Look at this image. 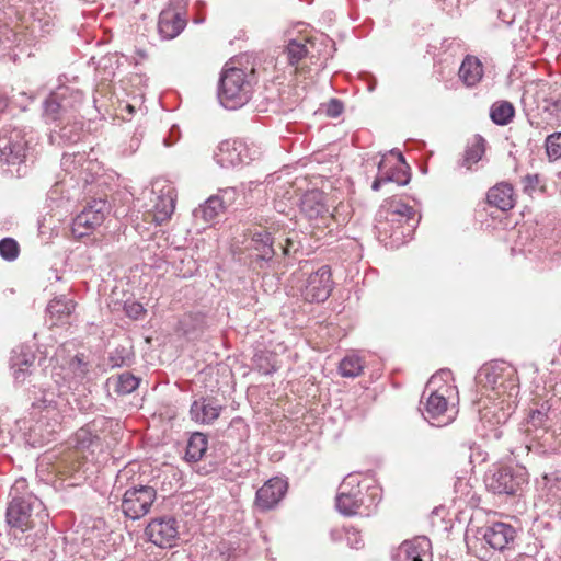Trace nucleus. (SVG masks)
Masks as SVG:
<instances>
[{
	"label": "nucleus",
	"instance_id": "nucleus-45",
	"mask_svg": "<svg viewBox=\"0 0 561 561\" xmlns=\"http://www.w3.org/2000/svg\"><path fill=\"white\" fill-rule=\"evenodd\" d=\"M129 352L125 347H116L110 353L108 363L112 368H121L130 364Z\"/></svg>",
	"mask_w": 561,
	"mask_h": 561
},
{
	"label": "nucleus",
	"instance_id": "nucleus-46",
	"mask_svg": "<svg viewBox=\"0 0 561 561\" xmlns=\"http://www.w3.org/2000/svg\"><path fill=\"white\" fill-rule=\"evenodd\" d=\"M65 394L66 393L59 391L58 398H56L53 391H44L43 397L39 402L36 403V407L43 409H58L60 405V400Z\"/></svg>",
	"mask_w": 561,
	"mask_h": 561
},
{
	"label": "nucleus",
	"instance_id": "nucleus-57",
	"mask_svg": "<svg viewBox=\"0 0 561 561\" xmlns=\"http://www.w3.org/2000/svg\"><path fill=\"white\" fill-rule=\"evenodd\" d=\"M163 144H164L165 147H170V146L173 145V142H171L169 138H164L163 139Z\"/></svg>",
	"mask_w": 561,
	"mask_h": 561
},
{
	"label": "nucleus",
	"instance_id": "nucleus-39",
	"mask_svg": "<svg viewBox=\"0 0 561 561\" xmlns=\"http://www.w3.org/2000/svg\"><path fill=\"white\" fill-rule=\"evenodd\" d=\"M340 374L346 378H355L363 371L362 359L357 355L345 356L339 366Z\"/></svg>",
	"mask_w": 561,
	"mask_h": 561
},
{
	"label": "nucleus",
	"instance_id": "nucleus-59",
	"mask_svg": "<svg viewBox=\"0 0 561 561\" xmlns=\"http://www.w3.org/2000/svg\"><path fill=\"white\" fill-rule=\"evenodd\" d=\"M126 107L129 110V112L134 111V107L131 105H127Z\"/></svg>",
	"mask_w": 561,
	"mask_h": 561
},
{
	"label": "nucleus",
	"instance_id": "nucleus-11",
	"mask_svg": "<svg viewBox=\"0 0 561 561\" xmlns=\"http://www.w3.org/2000/svg\"><path fill=\"white\" fill-rule=\"evenodd\" d=\"M43 510L42 501L32 493L23 495L12 494V500L7 507V524L22 533L34 527L32 515L34 511Z\"/></svg>",
	"mask_w": 561,
	"mask_h": 561
},
{
	"label": "nucleus",
	"instance_id": "nucleus-14",
	"mask_svg": "<svg viewBox=\"0 0 561 561\" xmlns=\"http://www.w3.org/2000/svg\"><path fill=\"white\" fill-rule=\"evenodd\" d=\"M111 211V204L106 198H93L72 220V233L82 238L101 226Z\"/></svg>",
	"mask_w": 561,
	"mask_h": 561
},
{
	"label": "nucleus",
	"instance_id": "nucleus-30",
	"mask_svg": "<svg viewBox=\"0 0 561 561\" xmlns=\"http://www.w3.org/2000/svg\"><path fill=\"white\" fill-rule=\"evenodd\" d=\"M486 201L491 206L502 211H507L514 207V191L508 183H499L491 187L486 194Z\"/></svg>",
	"mask_w": 561,
	"mask_h": 561
},
{
	"label": "nucleus",
	"instance_id": "nucleus-51",
	"mask_svg": "<svg viewBox=\"0 0 561 561\" xmlns=\"http://www.w3.org/2000/svg\"><path fill=\"white\" fill-rule=\"evenodd\" d=\"M12 377L16 383H23L27 377L31 375L32 370L31 367H24V368H10Z\"/></svg>",
	"mask_w": 561,
	"mask_h": 561
},
{
	"label": "nucleus",
	"instance_id": "nucleus-54",
	"mask_svg": "<svg viewBox=\"0 0 561 561\" xmlns=\"http://www.w3.org/2000/svg\"><path fill=\"white\" fill-rule=\"evenodd\" d=\"M24 484H25V480L16 481V483L13 486V491L16 492L19 489V485L24 486Z\"/></svg>",
	"mask_w": 561,
	"mask_h": 561
},
{
	"label": "nucleus",
	"instance_id": "nucleus-60",
	"mask_svg": "<svg viewBox=\"0 0 561 561\" xmlns=\"http://www.w3.org/2000/svg\"><path fill=\"white\" fill-rule=\"evenodd\" d=\"M396 233H397V231H396V230L391 231V232H390V237H394V236H396Z\"/></svg>",
	"mask_w": 561,
	"mask_h": 561
},
{
	"label": "nucleus",
	"instance_id": "nucleus-16",
	"mask_svg": "<svg viewBox=\"0 0 561 561\" xmlns=\"http://www.w3.org/2000/svg\"><path fill=\"white\" fill-rule=\"evenodd\" d=\"M30 140L26 133L16 127L5 126L0 129V161L5 164L21 163L28 151Z\"/></svg>",
	"mask_w": 561,
	"mask_h": 561
},
{
	"label": "nucleus",
	"instance_id": "nucleus-19",
	"mask_svg": "<svg viewBox=\"0 0 561 561\" xmlns=\"http://www.w3.org/2000/svg\"><path fill=\"white\" fill-rule=\"evenodd\" d=\"M485 543L496 551L511 550L515 546L517 530L508 523L494 522L479 530Z\"/></svg>",
	"mask_w": 561,
	"mask_h": 561
},
{
	"label": "nucleus",
	"instance_id": "nucleus-34",
	"mask_svg": "<svg viewBox=\"0 0 561 561\" xmlns=\"http://www.w3.org/2000/svg\"><path fill=\"white\" fill-rule=\"evenodd\" d=\"M207 447V436L199 432L193 433L187 442L185 459L188 462H197L205 455Z\"/></svg>",
	"mask_w": 561,
	"mask_h": 561
},
{
	"label": "nucleus",
	"instance_id": "nucleus-50",
	"mask_svg": "<svg viewBox=\"0 0 561 561\" xmlns=\"http://www.w3.org/2000/svg\"><path fill=\"white\" fill-rule=\"evenodd\" d=\"M125 312L130 319L137 320L145 313V309L139 302H130L125 305Z\"/></svg>",
	"mask_w": 561,
	"mask_h": 561
},
{
	"label": "nucleus",
	"instance_id": "nucleus-44",
	"mask_svg": "<svg viewBox=\"0 0 561 561\" xmlns=\"http://www.w3.org/2000/svg\"><path fill=\"white\" fill-rule=\"evenodd\" d=\"M20 253L19 243L13 238L0 240V256L5 261H14Z\"/></svg>",
	"mask_w": 561,
	"mask_h": 561
},
{
	"label": "nucleus",
	"instance_id": "nucleus-6",
	"mask_svg": "<svg viewBox=\"0 0 561 561\" xmlns=\"http://www.w3.org/2000/svg\"><path fill=\"white\" fill-rule=\"evenodd\" d=\"M251 75H248L240 68H226L222 70L219 88L218 100L227 110H237L249 102L252 95Z\"/></svg>",
	"mask_w": 561,
	"mask_h": 561
},
{
	"label": "nucleus",
	"instance_id": "nucleus-42",
	"mask_svg": "<svg viewBox=\"0 0 561 561\" xmlns=\"http://www.w3.org/2000/svg\"><path fill=\"white\" fill-rule=\"evenodd\" d=\"M289 232L286 234L285 232H282L278 230L277 233V247L282 250L283 256H288L293 253H296L300 249V242L295 239L296 236Z\"/></svg>",
	"mask_w": 561,
	"mask_h": 561
},
{
	"label": "nucleus",
	"instance_id": "nucleus-18",
	"mask_svg": "<svg viewBox=\"0 0 561 561\" xmlns=\"http://www.w3.org/2000/svg\"><path fill=\"white\" fill-rule=\"evenodd\" d=\"M178 522L174 517H157L147 525L145 535L157 547L171 548L178 538Z\"/></svg>",
	"mask_w": 561,
	"mask_h": 561
},
{
	"label": "nucleus",
	"instance_id": "nucleus-38",
	"mask_svg": "<svg viewBox=\"0 0 561 561\" xmlns=\"http://www.w3.org/2000/svg\"><path fill=\"white\" fill-rule=\"evenodd\" d=\"M112 381L108 379L107 382ZM114 390L119 396H126L135 391L140 382V379L134 376L131 373H123L113 379Z\"/></svg>",
	"mask_w": 561,
	"mask_h": 561
},
{
	"label": "nucleus",
	"instance_id": "nucleus-28",
	"mask_svg": "<svg viewBox=\"0 0 561 561\" xmlns=\"http://www.w3.org/2000/svg\"><path fill=\"white\" fill-rule=\"evenodd\" d=\"M186 21L181 13L173 9L162 10L159 15L158 31L162 38L172 39L176 37L185 27Z\"/></svg>",
	"mask_w": 561,
	"mask_h": 561
},
{
	"label": "nucleus",
	"instance_id": "nucleus-22",
	"mask_svg": "<svg viewBox=\"0 0 561 561\" xmlns=\"http://www.w3.org/2000/svg\"><path fill=\"white\" fill-rule=\"evenodd\" d=\"M287 491V482L280 478L267 480L255 494V505L261 511L274 508L284 497Z\"/></svg>",
	"mask_w": 561,
	"mask_h": 561
},
{
	"label": "nucleus",
	"instance_id": "nucleus-37",
	"mask_svg": "<svg viewBox=\"0 0 561 561\" xmlns=\"http://www.w3.org/2000/svg\"><path fill=\"white\" fill-rule=\"evenodd\" d=\"M484 151V139L481 136H477L473 144L466 149L460 165L471 170L472 165L482 159Z\"/></svg>",
	"mask_w": 561,
	"mask_h": 561
},
{
	"label": "nucleus",
	"instance_id": "nucleus-15",
	"mask_svg": "<svg viewBox=\"0 0 561 561\" xmlns=\"http://www.w3.org/2000/svg\"><path fill=\"white\" fill-rule=\"evenodd\" d=\"M156 500L157 490L153 486L138 484L125 491L121 508L126 517L135 520L147 515Z\"/></svg>",
	"mask_w": 561,
	"mask_h": 561
},
{
	"label": "nucleus",
	"instance_id": "nucleus-27",
	"mask_svg": "<svg viewBox=\"0 0 561 561\" xmlns=\"http://www.w3.org/2000/svg\"><path fill=\"white\" fill-rule=\"evenodd\" d=\"M76 308L73 299L60 295L53 298L46 308L51 325H59L68 323V320Z\"/></svg>",
	"mask_w": 561,
	"mask_h": 561
},
{
	"label": "nucleus",
	"instance_id": "nucleus-20",
	"mask_svg": "<svg viewBox=\"0 0 561 561\" xmlns=\"http://www.w3.org/2000/svg\"><path fill=\"white\" fill-rule=\"evenodd\" d=\"M236 192L233 188L221 190L219 194L208 197L203 204L193 210V217L196 222L204 224L211 222L218 215L224 213L227 204H230L234 198Z\"/></svg>",
	"mask_w": 561,
	"mask_h": 561
},
{
	"label": "nucleus",
	"instance_id": "nucleus-53",
	"mask_svg": "<svg viewBox=\"0 0 561 561\" xmlns=\"http://www.w3.org/2000/svg\"><path fill=\"white\" fill-rule=\"evenodd\" d=\"M179 134H180V131H179L178 126H173V127L171 128V130H170V135H171V136L176 135V138H178V137H179Z\"/></svg>",
	"mask_w": 561,
	"mask_h": 561
},
{
	"label": "nucleus",
	"instance_id": "nucleus-56",
	"mask_svg": "<svg viewBox=\"0 0 561 561\" xmlns=\"http://www.w3.org/2000/svg\"><path fill=\"white\" fill-rule=\"evenodd\" d=\"M337 535L340 536V531L339 530H332L331 531V537H332L333 540L337 539V537H336Z\"/></svg>",
	"mask_w": 561,
	"mask_h": 561
},
{
	"label": "nucleus",
	"instance_id": "nucleus-33",
	"mask_svg": "<svg viewBox=\"0 0 561 561\" xmlns=\"http://www.w3.org/2000/svg\"><path fill=\"white\" fill-rule=\"evenodd\" d=\"M90 367L91 365L87 355L77 353L65 363V367L62 368L66 369L67 374L72 375L73 379L81 382L87 378Z\"/></svg>",
	"mask_w": 561,
	"mask_h": 561
},
{
	"label": "nucleus",
	"instance_id": "nucleus-24",
	"mask_svg": "<svg viewBox=\"0 0 561 561\" xmlns=\"http://www.w3.org/2000/svg\"><path fill=\"white\" fill-rule=\"evenodd\" d=\"M400 561H432V543L426 537L402 542L398 549Z\"/></svg>",
	"mask_w": 561,
	"mask_h": 561
},
{
	"label": "nucleus",
	"instance_id": "nucleus-5",
	"mask_svg": "<svg viewBox=\"0 0 561 561\" xmlns=\"http://www.w3.org/2000/svg\"><path fill=\"white\" fill-rule=\"evenodd\" d=\"M449 370H439L433 375L426 383L423 397L428 393L422 410L423 417L433 426L442 427L449 424L453 416L448 414V402L446 394L450 387L446 385Z\"/></svg>",
	"mask_w": 561,
	"mask_h": 561
},
{
	"label": "nucleus",
	"instance_id": "nucleus-29",
	"mask_svg": "<svg viewBox=\"0 0 561 561\" xmlns=\"http://www.w3.org/2000/svg\"><path fill=\"white\" fill-rule=\"evenodd\" d=\"M390 154L397 158V165L390 167L387 160V168L383 170L386 182H393L399 186H404L410 182V168L400 150L392 149L390 150Z\"/></svg>",
	"mask_w": 561,
	"mask_h": 561
},
{
	"label": "nucleus",
	"instance_id": "nucleus-55",
	"mask_svg": "<svg viewBox=\"0 0 561 561\" xmlns=\"http://www.w3.org/2000/svg\"><path fill=\"white\" fill-rule=\"evenodd\" d=\"M65 353V347L64 346H60L58 350H57V353H56V356H57V359Z\"/></svg>",
	"mask_w": 561,
	"mask_h": 561
},
{
	"label": "nucleus",
	"instance_id": "nucleus-32",
	"mask_svg": "<svg viewBox=\"0 0 561 561\" xmlns=\"http://www.w3.org/2000/svg\"><path fill=\"white\" fill-rule=\"evenodd\" d=\"M65 396V401L71 410H78L84 413L93 408L91 392L87 390L85 387H76L70 393H66Z\"/></svg>",
	"mask_w": 561,
	"mask_h": 561
},
{
	"label": "nucleus",
	"instance_id": "nucleus-9",
	"mask_svg": "<svg viewBox=\"0 0 561 561\" xmlns=\"http://www.w3.org/2000/svg\"><path fill=\"white\" fill-rule=\"evenodd\" d=\"M83 102V94L69 87H59L51 92L43 104V116L46 122H61L73 117Z\"/></svg>",
	"mask_w": 561,
	"mask_h": 561
},
{
	"label": "nucleus",
	"instance_id": "nucleus-35",
	"mask_svg": "<svg viewBox=\"0 0 561 561\" xmlns=\"http://www.w3.org/2000/svg\"><path fill=\"white\" fill-rule=\"evenodd\" d=\"M254 369L263 375H272L277 371V356L276 354L260 350L253 356Z\"/></svg>",
	"mask_w": 561,
	"mask_h": 561
},
{
	"label": "nucleus",
	"instance_id": "nucleus-21",
	"mask_svg": "<svg viewBox=\"0 0 561 561\" xmlns=\"http://www.w3.org/2000/svg\"><path fill=\"white\" fill-rule=\"evenodd\" d=\"M300 210L310 221H320L324 225L333 216L324 193L319 190H311L302 195Z\"/></svg>",
	"mask_w": 561,
	"mask_h": 561
},
{
	"label": "nucleus",
	"instance_id": "nucleus-13",
	"mask_svg": "<svg viewBox=\"0 0 561 561\" xmlns=\"http://www.w3.org/2000/svg\"><path fill=\"white\" fill-rule=\"evenodd\" d=\"M262 152L254 145L249 146L239 139H227L219 144L215 159L222 168L249 164L259 159Z\"/></svg>",
	"mask_w": 561,
	"mask_h": 561
},
{
	"label": "nucleus",
	"instance_id": "nucleus-36",
	"mask_svg": "<svg viewBox=\"0 0 561 561\" xmlns=\"http://www.w3.org/2000/svg\"><path fill=\"white\" fill-rule=\"evenodd\" d=\"M515 108L508 101L494 103L490 108V118L500 126L507 125L514 117Z\"/></svg>",
	"mask_w": 561,
	"mask_h": 561
},
{
	"label": "nucleus",
	"instance_id": "nucleus-25",
	"mask_svg": "<svg viewBox=\"0 0 561 561\" xmlns=\"http://www.w3.org/2000/svg\"><path fill=\"white\" fill-rule=\"evenodd\" d=\"M65 123L54 128L49 134V140L53 145H70L77 144L83 135V122L77 119L76 114L71 118L64 121Z\"/></svg>",
	"mask_w": 561,
	"mask_h": 561
},
{
	"label": "nucleus",
	"instance_id": "nucleus-17",
	"mask_svg": "<svg viewBox=\"0 0 561 561\" xmlns=\"http://www.w3.org/2000/svg\"><path fill=\"white\" fill-rule=\"evenodd\" d=\"M332 289L333 280L331 268L328 265H322L308 276L301 289V296L307 302L320 304L324 302L330 297Z\"/></svg>",
	"mask_w": 561,
	"mask_h": 561
},
{
	"label": "nucleus",
	"instance_id": "nucleus-48",
	"mask_svg": "<svg viewBox=\"0 0 561 561\" xmlns=\"http://www.w3.org/2000/svg\"><path fill=\"white\" fill-rule=\"evenodd\" d=\"M344 110L343 103L337 99H331L327 104V115L329 117H339Z\"/></svg>",
	"mask_w": 561,
	"mask_h": 561
},
{
	"label": "nucleus",
	"instance_id": "nucleus-12",
	"mask_svg": "<svg viewBox=\"0 0 561 561\" xmlns=\"http://www.w3.org/2000/svg\"><path fill=\"white\" fill-rule=\"evenodd\" d=\"M484 482L494 494L516 495L527 482V473L524 468L501 467L486 474Z\"/></svg>",
	"mask_w": 561,
	"mask_h": 561
},
{
	"label": "nucleus",
	"instance_id": "nucleus-43",
	"mask_svg": "<svg viewBox=\"0 0 561 561\" xmlns=\"http://www.w3.org/2000/svg\"><path fill=\"white\" fill-rule=\"evenodd\" d=\"M545 147L549 161L561 159V131L549 135L545 140Z\"/></svg>",
	"mask_w": 561,
	"mask_h": 561
},
{
	"label": "nucleus",
	"instance_id": "nucleus-49",
	"mask_svg": "<svg viewBox=\"0 0 561 561\" xmlns=\"http://www.w3.org/2000/svg\"><path fill=\"white\" fill-rule=\"evenodd\" d=\"M387 168V158L383 157L380 162L378 163V174L376 176V179L374 180L373 184H371V188L373 191H378L382 184L387 183L386 182V179H385V175H383V170Z\"/></svg>",
	"mask_w": 561,
	"mask_h": 561
},
{
	"label": "nucleus",
	"instance_id": "nucleus-10",
	"mask_svg": "<svg viewBox=\"0 0 561 561\" xmlns=\"http://www.w3.org/2000/svg\"><path fill=\"white\" fill-rule=\"evenodd\" d=\"M419 220L420 217L412 206L397 199L381 205L376 215L377 228L380 231L388 232L387 228L383 227L385 224L397 225V228H402L401 234L403 237L410 236L414 231Z\"/></svg>",
	"mask_w": 561,
	"mask_h": 561
},
{
	"label": "nucleus",
	"instance_id": "nucleus-41",
	"mask_svg": "<svg viewBox=\"0 0 561 561\" xmlns=\"http://www.w3.org/2000/svg\"><path fill=\"white\" fill-rule=\"evenodd\" d=\"M288 62L294 66L304 59L308 54V48L305 43L297 39H290L286 47Z\"/></svg>",
	"mask_w": 561,
	"mask_h": 561
},
{
	"label": "nucleus",
	"instance_id": "nucleus-4",
	"mask_svg": "<svg viewBox=\"0 0 561 561\" xmlns=\"http://www.w3.org/2000/svg\"><path fill=\"white\" fill-rule=\"evenodd\" d=\"M61 169L65 178L53 186L51 195L60 194L62 199L78 202L87 185L93 182V162L84 152L64 153Z\"/></svg>",
	"mask_w": 561,
	"mask_h": 561
},
{
	"label": "nucleus",
	"instance_id": "nucleus-2",
	"mask_svg": "<svg viewBox=\"0 0 561 561\" xmlns=\"http://www.w3.org/2000/svg\"><path fill=\"white\" fill-rule=\"evenodd\" d=\"M550 407L542 403L540 408L530 410L527 420L520 427V445L514 451L516 456L523 454L536 455L556 454L560 450V444L554 439V433H549L551 420L549 416Z\"/></svg>",
	"mask_w": 561,
	"mask_h": 561
},
{
	"label": "nucleus",
	"instance_id": "nucleus-3",
	"mask_svg": "<svg viewBox=\"0 0 561 561\" xmlns=\"http://www.w3.org/2000/svg\"><path fill=\"white\" fill-rule=\"evenodd\" d=\"M98 440L91 430L81 427L78 430L72 438V447L51 450L45 454L43 461L51 466V471L62 478H71L72 484H79L85 479L83 470V455L82 453Z\"/></svg>",
	"mask_w": 561,
	"mask_h": 561
},
{
	"label": "nucleus",
	"instance_id": "nucleus-26",
	"mask_svg": "<svg viewBox=\"0 0 561 561\" xmlns=\"http://www.w3.org/2000/svg\"><path fill=\"white\" fill-rule=\"evenodd\" d=\"M154 195L151 198L153 202L152 208L149 210V216L151 220L157 225H161L167 221L174 211V196L171 187H168L165 192H161V194H156L153 191L151 192Z\"/></svg>",
	"mask_w": 561,
	"mask_h": 561
},
{
	"label": "nucleus",
	"instance_id": "nucleus-47",
	"mask_svg": "<svg viewBox=\"0 0 561 561\" xmlns=\"http://www.w3.org/2000/svg\"><path fill=\"white\" fill-rule=\"evenodd\" d=\"M344 533H345V540L351 548L360 549L364 547V540L362 538L359 530L351 527V528H345Z\"/></svg>",
	"mask_w": 561,
	"mask_h": 561
},
{
	"label": "nucleus",
	"instance_id": "nucleus-23",
	"mask_svg": "<svg viewBox=\"0 0 561 561\" xmlns=\"http://www.w3.org/2000/svg\"><path fill=\"white\" fill-rule=\"evenodd\" d=\"M222 409L224 405L217 399L202 397L191 404L190 415L196 423L211 424L219 417Z\"/></svg>",
	"mask_w": 561,
	"mask_h": 561
},
{
	"label": "nucleus",
	"instance_id": "nucleus-58",
	"mask_svg": "<svg viewBox=\"0 0 561 561\" xmlns=\"http://www.w3.org/2000/svg\"><path fill=\"white\" fill-rule=\"evenodd\" d=\"M4 106V102L3 100L0 98V111L2 110V107Z\"/></svg>",
	"mask_w": 561,
	"mask_h": 561
},
{
	"label": "nucleus",
	"instance_id": "nucleus-31",
	"mask_svg": "<svg viewBox=\"0 0 561 561\" xmlns=\"http://www.w3.org/2000/svg\"><path fill=\"white\" fill-rule=\"evenodd\" d=\"M483 76V67L480 60L476 57L467 56L460 68L459 78L468 87L476 85Z\"/></svg>",
	"mask_w": 561,
	"mask_h": 561
},
{
	"label": "nucleus",
	"instance_id": "nucleus-52",
	"mask_svg": "<svg viewBox=\"0 0 561 561\" xmlns=\"http://www.w3.org/2000/svg\"><path fill=\"white\" fill-rule=\"evenodd\" d=\"M525 181L527 182L528 185H535L538 183V175H526L525 176Z\"/></svg>",
	"mask_w": 561,
	"mask_h": 561
},
{
	"label": "nucleus",
	"instance_id": "nucleus-8",
	"mask_svg": "<svg viewBox=\"0 0 561 561\" xmlns=\"http://www.w3.org/2000/svg\"><path fill=\"white\" fill-rule=\"evenodd\" d=\"M278 229L274 226L261 227L251 233L248 244L250 266L254 271L274 268L278 253L276 250Z\"/></svg>",
	"mask_w": 561,
	"mask_h": 561
},
{
	"label": "nucleus",
	"instance_id": "nucleus-7",
	"mask_svg": "<svg viewBox=\"0 0 561 561\" xmlns=\"http://www.w3.org/2000/svg\"><path fill=\"white\" fill-rule=\"evenodd\" d=\"M476 382L490 388L499 396L507 394L510 398L518 394V377L515 368L504 360H494L484 364L476 375Z\"/></svg>",
	"mask_w": 561,
	"mask_h": 561
},
{
	"label": "nucleus",
	"instance_id": "nucleus-40",
	"mask_svg": "<svg viewBox=\"0 0 561 561\" xmlns=\"http://www.w3.org/2000/svg\"><path fill=\"white\" fill-rule=\"evenodd\" d=\"M35 356L32 352L25 351L24 347L14 348L10 357V368L33 367Z\"/></svg>",
	"mask_w": 561,
	"mask_h": 561
},
{
	"label": "nucleus",
	"instance_id": "nucleus-1",
	"mask_svg": "<svg viewBox=\"0 0 561 561\" xmlns=\"http://www.w3.org/2000/svg\"><path fill=\"white\" fill-rule=\"evenodd\" d=\"M381 500L380 489L360 473L347 474L339 486L335 507L343 516H370Z\"/></svg>",
	"mask_w": 561,
	"mask_h": 561
}]
</instances>
